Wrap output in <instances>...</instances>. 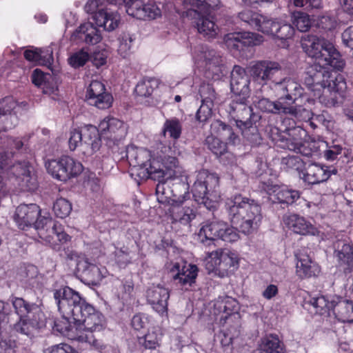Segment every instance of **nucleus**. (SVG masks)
<instances>
[{"mask_svg":"<svg viewBox=\"0 0 353 353\" xmlns=\"http://www.w3.org/2000/svg\"><path fill=\"white\" fill-rule=\"evenodd\" d=\"M301 46L308 57L316 61L315 64L307 68L303 77L305 85L314 93L333 76L327 68L341 69L343 63L333 43L325 38L305 35L301 39Z\"/></svg>","mask_w":353,"mask_h":353,"instance_id":"obj_1","label":"nucleus"},{"mask_svg":"<svg viewBox=\"0 0 353 353\" xmlns=\"http://www.w3.org/2000/svg\"><path fill=\"white\" fill-rule=\"evenodd\" d=\"M54 298L59 299L61 310L65 314H73V319L81 326V330L92 334L102 330L105 325L103 315L83 300L79 294L69 287L56 290Z\"/></svg>","mask_w":353,"mask_h":353,"instance_id":"obj_2","label":"nucleus"},{"mask_svg":"<svg viewBox=\"0 0 353 353\" xmlns=\"http://www.w3.org/2000/svg\"><path fill=\"white\" fill-rule=\"evenodd\" d=\"M179 151L172 150L171 148L162 145L153 151L145 148H131L127 151V157L130 164L143 170V176L152 179H160L166 170L179 168L176 155Z\"/></svg>","mask_w":353,"mask_h":353,"instance_id":"obj_3","label":"nucleus"},{"mask_svg":"<svg viewBox=\"0 0 353 353\" xmlns=\"http://www.w3.org/2000/svg\"><path fill=\"white\" fill-rule=\"evenodd\" d=\"M231 222L244 234L256 230L262 220L261 208L252 199L237 194L226 203Z\"/></svg>","mask_w":353,"mask_h":353,"instance_id":"obj_4","label":"nucleus"},{"mask_svg":"<svg viewBox=\"0 0 353 353\" xmlns=\"http://www.w3.org/2000/svg\"><path fill=\"white\" fill-rule=\"evenodd\" d=\"M58 310L62 315L61 319L54 321V329L70 340L77 341L81 348L101 352L105 345L101 340L97 339L94 335L86 334L81 330V326L73 319V314H65L59 307V299L54 298Z\"/></svg>","mask_w":353,"mask_h":353,"instance_id":"obj_5","label":"nucleus"},{"mask_svg":"<svg viewBox=\"0 0 353 353\" xmlns=\"http://www.w3.org/2000/svg\"><path fill=\"white\" fill-rule=\"evenodd\" d=\"M238 17L241 21L252 28L281 40L291 39L294 33V28L291 25L281 24L267 16L251 10L241 11Z\"/></svg>","mask_w":353,"mask_h":353,"instance_id":"obj_6","label":"nucleus"},{"mask_svg":"<svg viewBox=\"0 0 353 353\" xmlns=\"http://www.w3.org/2000/svg\"><path fill=\"white\" fill-rule=\"evenodd\" d=\"M183 5L187 9L186 16L195 20L198 32L208 38L216 37L219 27L211 13L217 4L210 3V0H184Z\"/></svg>","mask_w":353,"mask_h":353,"instance_id":"obj_7","label":"nucleus"},{"mask_svg":"<svg viewBox=\"0 0 353 353\" xmlns=\"http://www.w3.org/2000/svg\"><path fill=\"white\" fill-rule=\"evenodd\" d=\"M10 300L19 319L13 327L16 332L29 335L33 330L44 325V314L39 305L16 296L10 297Z\"/></svg>","mask_w":353,"mask_h":353,"instance_id":"obj_8","label":"nucleus"},{"mask_svg":"<svg viewBox=\"0 0 353 353\" xmlns=\"http://www.w3.org/2000/svg\"><path fill=\"white\" fill-rule=\"evenodd\" d=\"M219 188L217 174L202 170L196 174L192 192L196 201L203 204L207 209L212 210L216 208L221 199Z\"/></svg>","mask_w":353,"mask_h":353,"instance_id":"obj_9","label":"nucleus"},{"mask_svg":"<svg viewBox=\"0 0 353 353\" xmlns=\"http://www.w3.org/2000/svg\"><path fill=\"white\" fill-rule=\"evenodd\" d=\"M204 262L209 272H214L221 277L233 272L239 266L238 254L228 249H218L208 252Z\"/></svg>","mask_w":353,"mask_h":353,"instance_id":"obj_10","label":"nucleus"},{"mask_svg":"<svg viewBox=\"0 0 353 353\" xmlns=\"http://www.w3.org/2000/svg\"><path fill=\"white\" fill-rule=\"evenodd\" d=\"M46 168L53 178L64 182L78 176L83 170L81 162L68 155L48 160L46 162Z\"/></svg>","mask_w":353,"mask_h":353,"instance_id":"obj_11","label":"nucleus"},{"mask_svg":"<svg viewBox=\"0 0 353 353\" xmlns=\"http://www.w3.org/2000/svg\"><path fill=\"white\" fill-rule=\"evenodd\" d=\"M346 89L347 83L344 77L338 74L333 75L320 89L312 94L325 106L332 107L344 97Z\"/></svg>","mask_w":353,"mask_h":353,"instance_id":"obj_12","label":"nucleus"},{"mask_svg":"<svg viewBox=\"0 0 353 353\" xmlns=\"http://www.w3.org/2000/svg\"><path fill=\"white\" fill-rule=\"evenodd\" d=\"M249 84L250 80L245 69L239 65H235L231 72V90L234 94L242 96V99L239 104L232 103L231 108L233 111L236 110H241L243 114L251 118L252 110L250 107L245 105V97L249 94Z\"/></svg>","mask_w":353,"mask_h":353,"instance_id":"obj_13","label":"nucleus"},{"mask_svg":"<svg viewBox=\"0 0 353 353\" xmlns=\"http://www.w3.org/2000/svg\"><path fill=\"white\" fill-rule=\"evenodd\" d=\"M110 4L125 5L126 12L138 19H154L161 14V10L156 2L149 0H108Z\"/></svg>","mask_w":353,"mask_h":353,"instance_id":"obj_14","label":"nucleus"},{"mask_svg":"<svg viewBox=\"0 0 353 353\" xmlns=\"http://www.w3.org/2000/svg\"><path fill=\"white\" fill-rule=\"evenodd\" d=\"M40 214L39 207L35 203L29 205L21 204L17 207L15 212V220L19 225L23 229L25 226L34 225L37 230L45 225L51 226L52 220L50 217H39Z\"/></svg>","mask_w":353,"mask_h":353,"instance_id":"obj_15","label":"nucleus"},{"mask_svg":"<svg viewBox=\"0 0 353 353\" xmlns=\"http://www.w3.org/2000/svg\"><path fill=\"white\" fill-rule=\"evenodd\" d=\"M168 214L173 224L190 226L191 222L196 216V210L187 203L185 196L172 201L168 210Z\"/></svg>","mask_w":353,"mask_h":353,"instance_id":"obj_16","label":"nucleus"},{"mask_svg":"<svg viewBox=\"0 0 353 353\" xmlns=\"http://www.w3.org/2000/svg\"><path fill=\"white\" fill-rule=\"evenodd\" d=\"M306 134L305 130L297 127L292 130L289 137L285 139L281 137L279 139L272 137V140L276 143L280 141L279 145L283 148L310 157L312 154L313 150L312 143L303 139V137H305Z\"/></svg>","mask_w":353,"mask_h":353,"instance_id":"obj_17","label":"nucleus"},{"mask_svg":"<svg viewBox=\"0 0 353 353\" xmlns=\"http://www.w3.org/2000/svg\"><path fill=\"white\" fill-rule=\"evenodd\" d=\"M223 41L230 51L239 52L245 47L261 44L263 41V37L256 32H235L225 34Z\"/></svg>","mask_w":353,"mask_h":353,"instance_id":"obj_18","label":"nucleus"},{"mask_svg":"<svg viewBox=\"0 0 353 353\" xmlns=\"http://www.w3.org/2000/svg\"><path fill=\"white\" fill-rule=\"evenodd\" d=\"M192 58L199 67L212 70V73L218 74L223 64L221 56L214 50H210L207 46H198L194 47Z\"/></svg>","mask_w":353,"mask_h":353,"instance_id":"obj_19","label":"nucleus"},{"mask_svg":"<svg viewBox=\"0 0 353 353\" xmlns=\"http://www.w3.org/2000/svg\"><path fill=\"white\" fill-rule=\"evenodd\" d=\"M170 290L163 285H153L149 287L146 291V299L152 308L160 316L168 319V300Z\"/></svg>","mask_w":353,"mask_h":353,"instance_id":"obj_20","label":"nucleus"},{"mask_svg":"<svg viewBox=\"0 0 353 353\" xmlns=\"http://www.w3.org/2000/svg\"><path fill=\"white\" fill-rule=\"evenodd\" d=\"M165 266L172 279L178 284L182 286H191L195 283L198 274V268L196 265H181L179 262L170 261L166 263Z\"/></svg>","mask_w":353,"mask_h":353,"instance_id":"obj_21","label":"nucleus"},{"mask_svg":"<svg viewBox=\"0 0 353 353\" xmlns=\"http://www.w3.org/2000/svg\"><path fill=\"white\" fill-rule=\"evenodd\" d=\"M85 98L90 105L101 110L110 108L113 102V98L106 92L104 84L97 80L92 81L90 83Z\"/></svg>","mask_w":353,"mask_h":353,"instance_id":"obj_22","label":"nucleus"},{"mask_svg":"<svg viewBox=\"0 0 353 353\" xmlns=\"http://www.w3.org/2000/svg\"><path fill=\"white\" fill-rule=\"evenodd\" d=\"M273 89L279 101L287 105L295 103L298 98L303 97V88L290 78L276 82Z\"/></svg>","mask_w":353,"mask_h":353,"instance_id":"obj_23","label":"nucleus"},{"mask_svg":"<svg viewBox=\"0 0 353 353\" xmlns=\"http://www.w3.org/2000/svg\"><path fill=\"white\" fill-rule=\"evenodd\" d=\"M299 177L309 184H318L327 181L336 170L332 167L311 163L299 172Z\"/></svg>","mask_w":353,"mask_h":353,"instance_id":"obj_24","label":"nucleus"},{"mask_svg":"<svg viewBox=\"0 0 353 353\" xmlns=\"http://www.w3.org/2000/svg\"><path fill=\"white\" fill-rule=\"evenodd\" d=\"M101 135L114 142L125 138L127 130L124 123L111 116H107L99 123Z\"/></svg>","mask_w":353,"mask_h":353,"instance_id":"obj_25","label":"nucleus"},{"mask_svg":"<svg viewBox=\"0 0 353 353\" xmlns=\"http://www.w3.org/2000/svg\"><path fill=\"white\" fill-rule=\"evenodd\" d=\"M10 173L13 175L21 190L33 191L37 189V179L34 175L31 174L28 162L23 161L13 165L10 168Z\"/></svg>","mask_w":353,"mask_h":353,"instance_id":"obj_26","label":"nucleus"},{"mask_svg":"<svg viewBox=\"0 0 353 353\" xmlns=\"http://www.w3.org/2000/svg\"><path fill=\"white\" fill-rule=\"evenodd\" d=\"M296 274L300 279L316 277L321 272L319 264L305 252L299 251L295 254Z\"/></svg>","mask_w":353,"mask_h":353,"instance_id":"obj_27","label":"nucleus"},{"mask_svg":"<svg viewBox=\"0 0 353 353\" xmlns=\"http://www.w3.org/2000/svg\"><path fill=\"white\" fill-rule=\"evenodd\" d=\"M263 188L272 203L292 204L300 196L298 191L289 190L285 186L264 184Z\"/></svg>","mask_w":353,"mask_h":353,"instance_id":"obj_28","label":"nucleus"},{"mask_svg":"<svg viewBox=\"0 0 353 353\" xmlns=\"http://www.w3.org/2000/svg\"><path fill=\"white\" fill-rule=\"evenodd\" d=\"M281 70V65L274 61H258L251 68V74L259 83L264 85Z\"/></svg>","mask_w":353,"mask_h":353,"instance_id":"obj_29","label":"nucleus"},{"mask_svg":"<svg viewBox=\"0 0 353 353\" xmlns=\"http://www.w3.org/2000/svg\"><path fill=\"white\" fill-rule=\"evenodd\" d=\"M285 225L293 232L300 235H317L318 230L303 216L296 214L285 215L283 219Z\"/></svg>","mask_w":353,"mask_h":353,"instance_id":"obj_30","label":"nucleus"},{"mask_svg":"<svg viewBox=\"0 0 353 353\" xmlns=\"http://www.w3.org/2000/svg\"><path fill=\"white\" fill-rule=\"evenodd\" d=\"M81 132L84 146V148H81L82 153L85 156H91L99 150L101 146L99 128L87 125Z\"/></svg>","mask_w":353,"mask_h":353,"instance_id":"obj_31","label":"nucleus"},{"mask_svg":"<svg viewBox=\"0 0 353 353\" xmlns=\"http://www.w3.org/2000/svg\"><path fill=\"white\" fill-rule=\"evenodd\" d=\"M98 27L108 32L115 30L121 22V16L117 11L108 8H101L92 16Z\"/></svg>","mask_w":353,"mask_h":353,"instance_id":"obj_32","label":"nucleus"},{"mask_svg":"<svg viewBox=\"0 0 353 353\" xmlns=\"http://www.w3.org/2000/svg\"><path fill=\"white\" fill-rule=\"evenodd\" d=\"M77 268L81 273V276L92 285H98L108 273L105 268H100L91 263L87 259L79 260Z\"/></svg>","mask_w":353,"mask_h":353,"instance_id":"obj_33","label":"nucleus"},{"mask_svg":"<svg viewBox=\"0 0 353 353\" xmlns=\"http://www.w3.org/2000/svg\"><path fill=\"white\" fill-rule=\"evenodd\" d=\"M71 39L76 43H85L94 45L100 42L101 34L96 26L91 22L81 24L73 32Z\"/></svg>","mask_w":353,"mask_h":353,"instance_id":"obj_34","label":"nucleus"},{"mask_svg":"<svg viewBox=\"0 0 353 353\" xmlns=\"http://www.w3.org/2000/svg\"><path fill=\"white\" fill-rule=\"evenodd\" d=\"M334 256L339 265L343 267L345 272L353 269V245L345 241H339L335 245Z\"/></svg>","mask_w":353,"mask_h":353,"instance_id":"obj_35","label":"nucleus"},{"mask_svg":"<svg viewBox=\"0 0 353 353\" xmlns=\"http://www.w3.org/2000/svg\"><path fill=\"white\" fill-rule=\"evenodd\" d=\"M239 305L238 301L232 297H219L214 303L215 314H221V320L226 319L232 315H238Z\"/></svg>","mask_w":353,"mask_h":353,"instance_id":"obj_36","label":"nucleus"},{"mask_svg":"<svg viewBox=\"0 0 353 353\" xmlns=\"http://www.w3.org/2000/svg\"><path fill=\"white\" fill-rule=\"evenodd\" d=\"M333 314L339 321L343 323L353 322V303L352 301L342 299L337 296L332 311Z\"/></svg>","mask_w":353,"mask_h":353,"instance_id":"obj_37","label":"nucleus"},{"mask_svg":"<svg viewBox=\"0 0 353 353\" xmlns=\"http://www.w3.org/2000/svg\"><path fill=\"white\" fill-rule=\"evenodd\" d=\"M176 169H173L172 170H166L164 168L165 174L162 178L160 179H157L159 181V183L156 188V194L157 197V201L161 203H168L169 206H170V203L173 200H177L176 199L172 198L175 196L174 194H172V190H170V185L163 181L164 178L166 175L168 177H172L175 174Z\"/></svg>","mask_w":353,"mask_h":353,"instance_id":"obj_38","label":"nucleus"},{"mask_svg":"<svg viewBox=\"0 0 353 353\" xmlns=\"http://www.w3.org/2000/svg\"><path fill=\"white\" fill-rule=\"evenodd\" d=\"M163 332L157 327L148 330L147 333L137 338L138 345L145 350H156L161 344Z\"/></svg>","mask_w":353,"mask_h":353,"instance_id":"obj_39","label":"nucleus"},{"mask_svg":"<svg viewBox=\"0 0 353 353\" xmlns=\"http://www.w3.org/2000/svg\"><path fill=\"white\" fill-rule=\"evenodd\" d=\"M222 225L221 221L204 223L198 232L199 241L202 243L210 244V242L219 239Z\"/></svg>","mask_w":353,"mask_h":353,"instance_id":"obj_40","label":"nucleus"},{"mask_svg":"<svg viewBox=\"0 0 353 353\" xmlns=\"http://www.w3.org/2000/svg\"><path fill=\"white\" fill-rule=\"evenodd\" d=\"M337 300L336 296L327 297L319 296L313 297L310 299L311 305L315 308L316 312L321 315H327L330 316L334 303Z\"/></svg>","mask_w":353,"mask_h":353,"instance_id":"obj_41","label":"nucleus"},{"mask_svg":"<svg viewBox=\"0 0 353 353\" xmlns=\"http://www.w3.org/2000/svg\"><path fill=\"white\" fill-rule=\"evenodd\" d=\"M212 130L216 131L218 135L226 140L228 143L235 145L239 141V138L233 132L232 128L220 120H216L211 125Z\"/></svg>","mask_w":353,"mask_h":353,"instance_id":"obj_42","label":"nucleus"},{"mask_svg":"<svg viewBox=\"0 0 353 353\" xmlns=\"http://www.w3.org/2000/svg\"><path fill=\"white\" fill-rule=\"evenodd\" d=\"M286 105L287 104L279 101V99L273 102L265 98L259 100L256 104V108L261 111L274 114H285V112H289L290 110L286 108Z\"/></svg>","mask_w":353,"mask_h":353,"instance_id":"obj_43","label":"nucleus"},{"mask_svg":"<svg viewBox=\"0 0 353 353\" xmlns=\"http://www.w3.org/2000/svg\"><path fill=\"white\" fill-rule=\"evenodd\" d=\"M43 51L41 49L26 50L24 52V57L26 60L36 64H50L52 61V52L46 50V56L42 55Z\"/></svg>","mask_w":353,"mask_h":353,"instance_id":"obj_44","label":"nucleus"},{"mask_svg":"<svg viewBox=\"0 0 353 353\" xmlns=\"http://www.w3.org/2000/svg\"><path fill=\"white\" fill-rule=\"evenodd\" d=\"M182 132V124L177 118L167 119L163 126L162 133L164 137L168 135L174 141L180 138Z\"/></svg>","mask_w":353,"mask_h":353,"instance_id":"obj_45","label":"nucleus"},{"mask_svg":"<svg viewBox=\"0 0 353 353\" xmlns=\"http://www.w3.org/2000/svg\"><path fill=\"white\" fill-rule=\"evenodd\" d=\"M159 81L154 78H144L141 80L135 88L136 93L144 97H150L158 88Z\"/></svg>","mask_w":353,"mask_h":353,"instance_id":"obj_46","label":"nucleus"},{"mask_svg":"<svg viewBox=\"0 0 353 353\" xmlns=\"http://www.w3.org/2000/svg\"><path fill=\"white\" fill-rule=\"evenodd\" d=\"M261 350L265 353H285L276 335L270 334L262 339Z\"/></svg>","mask_w":353,"mask_h":353,"instance_id":"obj_47","label":"nucleus"},{"mask_svg":"<svg viewBox=\"0 0 353 353\" xmlns=\"http://www.w3.org/2000/svg\"><path fill=\"white\" fill-rule=\"evenodd\" d=\"M292 21L300 32L307 31L311 26L309 15L301 11L292 12Z\"/></svg>","mask_w":353,"mask_h":353,"instance_id":"obj_48","label":"nucleus"},{"mask_svg":"<svg viewBox=\"0 0 353 353\" xmlns=\"http://www.w3.org/2000/svg\"><path fill=\"white\" fill-rule=\"evenodd\" d=\"M71 203L64 198H59L54 203L53 211L54 214L61 219H64L69 216L72 211Z\"/></svg>","mask_w":353,"mask_h":353,"instance_id":"obj_49","label":"nucleus"},{"mask_svg":"<svg viewBox=\"0 0 353 353\" xmlns=\"http://www.w3.org/2000/svg\"><path fill=\"white\" fill-rule=\"evenodd\" d=\"M286 108L289 109V112H285V114H289L298 120L307 121L308 120L314 119V114L301 106L286 105Z\"/></svg>","mask_w":353,"mask_h":353,"instance_id":"obj_50","label":"nucleus"},{"mask_svg":"<svg viewBox=\"0 0 353 353\" xmlns=\"http://www.w3.org/2000/svg\"><path fill=\"white\" fill-rule=\"evenodd\" d=\"M206 144L208 148L217 157H221L227 152V146L225 143L221 141L219 138L208 136L206 138Z\"/></svg>","mask_w":353,"mask_h":353,"instance_id":"obj_51","label":"nucleus"},{"mask_svg":"<svg viewBox=\"0 0 353 353\" xmlns=\"http://www.w3.org/2000/svg\"><path fill=\"white\" fill-rule=\"evenodd\" d=\"M46 228H50V232L55 235L57 239L58 248L70 240V236L64 232L63 226L61 223L52 221L51 226L49 225H45Z\"/></svg>","mask_w":353,"mask_h":353,"instance_id":"obj_52","label":"nucleus"},{"mask_svg":"<svg viewBox=\"0 0 353 353\" xmlns=\"http://www.w3.org/2000/svg\"><path fill=\"white\" fill-rule=\"evenodd\" d=\"M223 228L220 230L219 239L226 242H234L239 239V235L237 230L230 226L227 223L221 221Z\"/></svg>","mask_w":353,"mask_h":353,"instance_id":"obj_53","label":"nucleus"},{"mask_svg":"<svg viewBox=\"0 0 353 353\" xmlns=\"http://www.w3.org/2000/svg\"><path fill=\"white\" fill-rule=\"evenodd\" d=\"M132 38L128 34H124L119 39L118 53L123 58L128 57L132 52Z\"/></svg>","mask_w":353,"mask_h":353,"instance_id":"obj_54","label":"nucleus"},{"mask_svg":"<svg viewBox=\"0 0 353 353\" xmlns=\"http://www.w3.org/2000/svg\"><path fill=\"white\" fill-rule=\"evenodd\" d=\"M89 59V53L82 49L73 53L68 59V62L72 67L77 68L84 65Z\"/></svg>","mask_w":353,"mask_h":353,"instance_id":"obj_55","label":"nucleus"},{"mask_svg":"<svg viewBox=\"0 0 353 353\" xmlns=\"http://www.w3.org/2000/svg\"><path fill=\"white\" fill-rule=\"evenodd\" d=\"M201 102L214 103L216 99V92L213 87L209 83H202L199 90Z\"/></svg>","mask_w":353,"mask_h":353,"instance_id":"obj_56","label":"nucleus"},{"mask_svg":"<svg viewBox=\"0 0 353 353\" xmlns=\"http://www.w3.org/2000/svg\"><path fill=\"white\" fill-rule=\"evenodd\" d=\"M236 125L241 131V134L247 139L250 138V134H254L257 132L256 127L254 126L251 121V119L246 121L241 119H235Z\"/></svg>","mask_w":353,"mask_h":353,"instance_id":"obj_57","label":"nucleus"},{"mask_svg":"<svg viewBox=\"0 0 353 353\" xmlns=\"http://www.w3.org/2000/svg\"><path fill=\"white\" fill-rule=\"evenodd\" d=\"M17 105V101L12 97H7L0 101V117L11 115L12 111Z\"/></svg>","mask_w":353,"mask_h":353,"instance_id":"obj_58","label":"nucleus"},{"mask_svg":"<svg viewBox=\"0 0 353 353\" xmlns=\"http://www.w3.org/2000/svg\"><path fill=\"white\" fill-rule=\"evenodd\" d=\"M213 106L214 103L201 102V105L196 114L197 120L200 122L207 121L212 117Z\"/></svg>","mask_w":353,"mask_h":353,"instance_id":"obj_59","label":"nucleus"},{"mask_svg":"<svg viewBox=\"0 0 353 353\" xmlns=\"http://www.w3.org/2000/svg\"><path fill=\"white\" fill-rule=\"evenodd\" d=\"M44 228L45 227L38 230L40 238L53 249L59 250V248H58L57 239L55 235L50 232V228H47L46 231H45Z\"/></svg>","mask_w":353,"mask_h":353,"instance_id":"obj_60","label":"nucleus"},{"mask_svg":"<svg viewBox=\"0 0 353 353\" xmlns=\"http://www.w3.org/2000/svg\"><path fill=\"white\" fill-rule=\"evenodd\" d=\"M81 143L82 148H84L83 145V137L81 132L77 129H73L70 132V136L68 138V147L71 151H74L79 146V143Z\"/></svg>","mask_w":353,"mask_h":353,"instance_id":"obj_61","label":"nucleus"},{"mask_svg":"<svg viewBox=\"0 0 353 353\" xmlns=\"http://www.w3.org/2000/svg\"><path fill=\"white\" fill-rule=\"evenodd\" d=\"M17 123V117L14 114L0 117V132L12 129Z\"/></svg>","mask_w":353,"mask_h":353,"instance_id":"obj_62","label":"nucleus"},{"mask_svg":"<svg viewBox=\"0 0 353 353\" xmlns=\"http://www.w3.org/2000/svg\"><path fill=\"white\" fill-rule=\"evenodd\" d=\"M46 352V353H79L74 348L65 343L52 345Z\"/></svg>","mask_w":353,"mask_h":353,"instance_id":"obj_63","label":"nucleus"},{"mask_svg":"<svg viewBox=\"0 0 353 353\" xmlns=\"http://www.w3.org/2000/svg\"><path fill=\"white\" fill-rule=\"evenodd\" d=\"M336 25L335 18L330 16H322L318 21L319 27L325 30H332L336 28Z\"/></svg>","mask_w":353,"mask_h":353,"instance_id":"obj_64","label":"nucleus"}]
</instances>
